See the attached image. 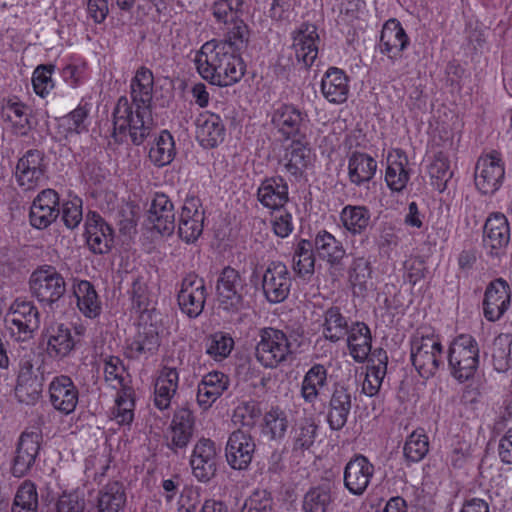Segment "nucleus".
Masks as SVG:
<instances>
[{
	"label": "nucleus",
	"mask_w": 512,
	"mask_h": 512,
	"mask_svg": "<svg viewBox=\"0 0 512 512\" xmlns=\"http://www.w3.org/2000/svg\"><path fill=\"white\" fill-rule=\"evenodd\" d=\"M199 74L213 85L231 86L245 74L246 65L241 54L217 46L214 41L206 42L195 58Z\"/></svg>",
	"instance_id": "obj_1"
},
{
	"label": "nucleus",
	"mask_w": 512,
	"mask_h": 512,
	"mask_svg": "<svg viewBox=\"0 0 512 512\" xmlns=\"http://www.w3.org/2000/svg\"><path fill=\"white\" fill-rule=\"evenodd\" d=\"M112 118V137L119 143L129 138L134 145H141L153 127L152 110L135 106L125 96L118 99Z\"/></svg>",
	"instance_id": "obj_2"
},
{
	"label": "nucleus",
	"mask_w": 512,
	"mask_h": 512,
	"mask_svg": "<svg viewBox=\"0 0 512 512\" xmlns=\"http://www.w3.org/2000/svg\"><path fill=\"white\" fill-rule=\"evenodd\" d=\"M410 360L419 375L428 379L444 366L441 336L432 327L418 328L410 338Z\"/></svg>",
	"instance_id": "obj_3"
},
{
	"label": "nucleus",
	"mask_w": 512,
	"mask_h": 512,
	"mask_svg": "<svg viewBox=\"0 0 512 512\" xmlns=\"http://www.w3.org/2000/svg\"><path fill=\"white\" fill-rule=\"evenodd\" d=\"M447 362L451 376L463 383L474 377L480 363L477 340L470 334L455 337L447 351Z\"/></svg>",
	"instance_id": "obj_4"
},
{
	"label": "nucleus",
	"mask_w": 512,
	"mask_h": 512,
	"mask_svg": "<svg viewBox=\"0 0 512 512\" xmlns=\"http://www.w3.org/2000/svg\"><path fill=\"white\" fill-rule=\"evenodd\" d=\"M293 353V344L282 330L272 327L259 330L255 357L263 367L276 368Z\"/></svg>",
	"instance_id": "obj_5"
},
{
	"label": "nucleus",
	"mask_w": 512,
	"mask_h": 512,
	"mask_svg": "<svg viewBox=\"0 0 512 512\" xmlns=\"http://www.w3.org/2000/svg\"><path fill=\"white\" fill-rule=\"evenodd\" d=\"M30 292L38 302L51 309L64 297L66 281L54 266L42 265L29 278Z\"/></svg>",
	"instance_id": "obj_6"
},
{
	"label": "nucleus",
	"mask_w": 512,
	"mask_h": 512,
	"mask_svg": "<svg viewBox=\"0 0 512 512\" xmlns=\"http://www.w3.org/2000/svg\"><path fill=\"white\" fill-rule=\"evenodd\" d=\"M10 336L18 342L33 339L40 327V313L32 301L16 299L5 316Z\"/></svg>",
	"instance_id": "obj_7"
},
{
	"label": "nucleus",
	"mask_w": 512,
	"mask_h": 512,
	"mask_svg": "<svg viewBox=\"0 0 512 512\" xmlns=\"http://www.w3.org/2000/svg\"><path fill=\"white\" fill-rule=\"evenodd\" d=\"M246 281L238 270L224 267L216 282V295L219 308L235 314L245 308Z\"/></svg>",
	"instance_id": "obj_8"
},
{
	"label": "nucleus",
	"mask_w": 512,
	"mask_h": 512,
	"mask_svg": "<svg viewBox=\"0 0 512 512\" xmlns=\"http://www.w3.org/2000/svg\"><path fill=\"white\" fill-rule=\"evenodd\" d=\"M253 275L260 278L263 295L269 303H281L289 296L292 279L283 262L271 261L263 269L254 271Z\"/></svg>",
	"instance_id": "obj_9"
},
{
	"label": "nucleus",
	"mask_w": 512,
	"mask_h": 512,
	"mask_svg": "<svg viewBox=\"0 0 512 512\" xmlns=\"http://www.w3.org/2000/svg\"><path fill=\"white\" fill-rule=\"evenodd\" d=\"M271 123L286 139L303 135L309 123L307 112L292 103L274 105L271 113Z\"/></svg>",
	"instance_id": "obj_10"
},
{
	"label": "nucleus",
	"mask_w": 512,
	"mask_h": 512,
	"mask_svg": "<svg viewBox=\"0 0 512 512\" xmlns=\"http://www.w3.org/2000/svg\"><path fill=\"white\" fill-rule=\"evenodd\" d=\"M505 176L504 162L497 151L482 155L475 166V185L482 194H494Z\"/></svg>",
	"instance_id": "obj_11"
},
{
	"label": "nucleus",
	"mask_w": 512,
	"mask_h": 512,
	"mask_svg": "<svg viewBox=\"0 0 512 512\" xmlns=\"http://www.w3.org/2000/svg\"><path fill=\"white\" fill-rule=\"evenodd\" d=\"M297 65L301 68H309L318 56V44L320 41L317 27L310 22H303L290 34Z\"/></svg>",
	"instance_id": "obj_12"
},
{
	"label": "nucleus",
	"mask_w": 512,
	"mask_h": 512,
	"mask_svg": "<svg viewBox=\"0 0 512 512\" xmlns=\"http://www.w3.org/2000/svg\"><path fill=\"white\" fill-rule=\"evenodd\" d=\"M45 172L43 152L38 149H29L18 159L14 177L23 191H31L44 180Z\"/></svg>",
	"instance_id": "obj_13"
},
{
	"label": "nucleus",
	"mask_w": 512,
	"mask_h": 512,
	"mask_svg": "<svg viewBox=\"0 0 512 512\" xmlns=\"http://www.w3.org/2000/svg\"><path fill=\"white\" fill-rule=\"evenodd\" d=\"M206 297L205 280L194 272L186 274L177 295L181 311L190 318L198 317L204 309Z\"/></svg>",
	"instance_id": "obj_14"
},
{
	"label": "nucleus",
	"mask_w": 512,
	"mask_h": 512,
	"mask_svg": "<svg viewBox=\"0 0 512 512\" xmlns=\"http://www.w3.org/2000/svg\"><path fill=\"white\" fill-rule=\"evenodd\" d=\"M255 449V440L247 430H235L229 435L225 447L227 463L234 470H246L251 464Z\"/></svg>",
	"instance_id": "obj_15"
},
{
	"label": "nucleus",
	"mask_w": 512,
	"mask_h": 512,
	"mask_svg": "<svg viewBox=\"0 0 512 512\" xmlns=\"http://www.w3.org/2000/svg\"><path fill=\"white\" fill-rule=\"evenodd\" d=\"M204 210L199 197L188 195L181 209L178 234L186 243L195 242L203 232Z\"/></svg>",
	"instance_id": "obj_16"
},
{
	"label": "nucleus",
	"mask_w": 512,
	"mask_h": 512,
	"mask_svg": "<svg viewBox=\"0 0 512 512\" xmlns=\"http://www.w3.org/2000/svg\"><path fill=\"white\" fill-rule=\"evenodd\" d=\"M84 237L89 250L94 254L108 253L113 244L111 226L96 212H89L85 220Z\"/></svg>",
	"instance_id": "obj_17"
},
{
	"label": "nucleus",
	"mask_w": 512,
	"mask_h": 512,
	"mask_svg": "<svg viewBox=\"0 0 512 512\" xmlns=\"http://www.w3.org/2000/svg\"><path fill=\"white\" fill-rule=\"evenodd\" d=\"M41 441L42 434L38 431H24L20 435L11 468L15 477H23L31 470L39 454Z\"/></svg>",
	"instance_id": "obj_18"
},
{
	"label": "nucleus",
	"mask_w": 512,
	"mask_h": 512,
	"mask_svg": "<svg viewBox=\"0 0 512 512\" xmlns=\"http://www.w3.org/2000/svg\"><path fill=\"white\" fill-rule=\"evenodd\" d=\"M52 407L63 415L73 413L79 401V390L66 375L54 377L48 387Z\"/></svg>",
	"instance_id": "obj_19"
},
{
	"label": "nucleus",
	"mask_w": 512,
	"mask_h": 512,
	"mask_svg": "<svg viewBox=\"0 0 512 512\" xmlns=\"http://www.w3.org/2000/svg\"><path fill=\"white\" fill-rule=\"evenodd\" d=\"M59 195L53 189L42 190L33 200L29 219L34 228L45 229L59 216Z\"/></svg>",
	"instance_id": "obj_20"
},
{
	"label": "nucleus",
	"mask_w": 512,
	"mask_h": 512,
	"mask_svg": "<svg viewBox=\"0 0 512 512\" xmlns=\"http://www.w3.org/2000/svg\"><path fill=\"white\" fill-rule=\"evenodd\" d=\"M193 475L201 482H208L217 470V451L215 443L201 438L194 446L190 458Z\"/></svg>",
	"instance_id": "obj_21"
},
{
	"label": "nucleus",
	"mask_w": 512,
	"mask_h": 512,
	"mask_svg": "<svg viewBox=\"0 0 512 512\" xmlns=\"http://www.w3.org/2000/svg\"><path fill=\"white\" fill-rule=\"evenodd\" d=\"M511 289L507 281L497 278L489 283L483 300L484 317L491 322L499 320L510 307Z\"/></svg>",
	"instance_id": "obj_22"
},
{
	"label": "nucleus",
	"mask_w": 512,
	"mask_h": 512,
	"mask_svg": "<svg viewBox=\"0 0 512 512\" xmlns=\"http://www.w3.org/2000/svg\"><path fill=\"white\" fill-rule=\"evenodd\" d=\"M374 475V465L362 455H355L344 468V486L353 495H362Z\"/></svg>",
	"instance_id": "obj_23"
},
{
	"label": "nucleus",
	"mask_w": 512,
	"mask_h": 512,
	"mask_svg": "<svg viewBox=\"0 0 512 512\" xmlns=\"http://www.w3.org/2000/svg\"><path fill=\"white\" fill-rule=\"evenodd\" d=\"M2 116L10 124L12 133L19 137L28 136L37 125L33 109L17 98L8 99L3 104Z\"/></svg>",
	"instance_id": "obj_24"
},
{
	"label": "nucleus",
	"mask_w": 512,
	"mask_h": 512,
	"mask_svg": "<svg viewBox=\"0 0 512 512\" xmlns=\"http://www.w3.org/2000/svg\"><path fill=\"white\" fill-rule=\"evenodd\" d=\"M194 433V416L188 408L175 411L169 428L167 429V447L174 453L185 449L190 443Z\"/></svg>",
	"instance_id": "obj_25"
},
{
	"label": "nucleus",
	"mask_w": 512,
	"mask_h": 512,
	"mask_svg": "<svg viewBox=\"0 0 512 512\" xmlns=\"http://www.w3.org/2000/svg\"><path fill=\"white\" fill-rule=\"evenodd\" d=\"M409 42V37L401 23L397 19L391 18L382 27L377 47L381 54L386 55L394 63L408 47Z\"/></svg>",
	"instance_id": "obj_26"
},
{
	"label": "nucleus",
	"mask_w": 512,
	"mask_h": 512,
	"mask_svg": "<svg viewBox=\"0 0 512 512\" xmlns=\"http://www.w3.org/2000/svg\"><path fill=\"white\" fill-rule=\"evenodd\" d=\"M483 242L490 254L499 256L510 242V226L506 216L500 212L489 215L484 225Z\"/></svg>",
	"instance_id": "obj_27"
},
{
	"label": "nucleus",
	"mask_w": 512,
	"mask_h": 512,
	"mask_svg": "<svg viewBox=\"0 0 512 512\" xmlns=\"http://www.w3.org/2000/svg\"><path fill=\"white\" fill-rule=\"evenodd\" d=\"M352 408V393L343 383H335L329 400L327 422L332 430L339 431L347 423Z\"/></svg>",
	"instance_id": "obj_28"
},
{
	"label": "nucleus",
	"mask_w": 512,
	"mask_h": 512,
	"mask_svg": "<svg viewBox=\"0 0 512 512\" xmlns=\"http://www.w3.org/2000/svg\"><path fill=\"white\" fill-rule=\"evenodd\" d=\"M196 137L206 149L215 148L225 139V126L219 115L206 111L196 119Z\"/></svg>",
	"instance_id": "obj_29"
},
{
	"label": "nucleus",
	"mask_w": 512,
	"mask_h": 512,
	"mask_svg": "<svg viewBox=\"0 0 512 512\" xmlns=\"http://www.w3.org/2000/svg\"><path fill=\"white\" fill-rule=\"evenodd\" d=\"M46 352L50 358L62 360L75 348V339L71 328L64 323H53L46 331Z\"/></svg>",
	"instance_id": "obj_30"
},
{
	"label": "nucleus",
	"mask_w": 512,
	"mask_h": 512,
	"mask_svg": "<svg viewBox=\"0 0 512 512\" xmlns=\"http://www.w3.org/2000/svg\"><path fill=\"white\" fill-rule=\"evenodd\" d=\"M148 221L162 235H171L175 229L174 206L169 197L156 193L148 211Z\"/></svg>",
	"instance_id": "obj_31"
},
{
	"label": "nucleus",
	"mask_w": 512,
	"mask_h": 512,
	"mask_svg": "<svg viewBox=\"0 0 512 512\" xmlns=\"http://www.w3.org/2000/svg\"><path fill=\"white\" fill-rule=\"evenodd\" d=\"M345 339L352 359L360 364L366 362L372 349V334L369 326L361 321L351 322Z\"/></svg>",
	"instance_id": "obj_32"
},
{
	"label": "nucleus",
	"mask_w": 512,
	"mask_h": 512,
	"mask_svg": "<svg viewBox=\"0 0 512 512\" xmlns=\"http://www.w3.org/2000/svg\"><path fill=\"white\" fill-rule=\"evenodd\" d=\"M257 199L266 208H283L289 200V188L281 176L267 177L257 189Z\"/></svg>",
	"instance_id": "obj_33"
},
{
	"label": "nucleus",
	"mask_w": 512,
	"mask_h": 512,
	"mask_svg": "<svg viewBox=\"0 0 512 512\" xmlns=\"http://www.w3.org/2000/svg\"><path fill=\"white\" fill-rule=\"evenodd\" d=\"M408 163V157L402 149L396 148L388 152L385 181L392 191L401 192L407 186L410 179Z\"/></svg>",
	"instance_id": "obj_34"
},
{
	"label": "nucleus",
	"mask_w": 512,
	"mask_h": 512,
	"mask_svg": "<svg viewBox=\"0 0 512 512\" xmlns=\"http://www.w3.org/2000/svg\"><path fill=\"white\" fill-rule=\"evenodd\" d=\"M350 91L349 77L337 67H329L321 80V92L324 98L333 104L347 101Z\"/></svg>",
	"instance_id": "obj_35"
},
{
	"label": "nucleus",
	"mask_w": 512,
	"mask_h": 512,
	"mask_svg": "<svg viewBox=\"0 0 512 512\" xmlns=\"http://www.w3.org/2000/svg\"><path fill=\"white\" fill-rule=\"evenodd\" d=\"M315 254L331 266L342 264L346 257V248L341 240L327 230H320L314 237Z\"/></svg>",
	"instance_id": "obj_36"
},
{
	"label": "nucleus",
	"mask_w": 512,
	"mask_h": 512,
	"mask_svg": "<svg viewBox=\"0 0 512 512\" xmlns=\"http://www.w3.org/2000/svg\"><path fill=\"white\" fill-rule=\"evenodd\" d=\"M125 503L126 493L123 485L118 481H113L99 490L89 512H120Z\"/></svg>",
	"instance_id": "obj_37"
},
{
	"label": "nucleus",
	"mask_w": 512,
	"mask_h": 512,
	"mask_svg": "<svg viewBox=\"0 0 512 512\" xmlns=\"http://www.w3.org/2000/svg\"><path fill=\"white\" fill-rule=\"evenodd\" d=\"M229 378L222 372L213 371L203 376L197 388V402L209 408L228 388Z\"/></svg>",
	"instance_id": "obj_38"
},
{
	"label": "nucleus",
	"mask_w": 512,
	"mask_h": 512,
	"mask_svg": "<svg viewBox=\"0 0 512 512\" xmlns=\"http://www.w3.org/2000/svg\"><path fill=\"white\" fill-rule=\"evenodd\" d=\"M328 386V369L321 363L313 364L304 374L300 395L305 403L314 404Z\"/></svg>",
	"instance_id": "obj_39"
},
{
	"label": "nucleus",
	"mask_w": 512,
	"mask_h": 512,
	"mask_svg": "<svg viewBox=\"0 0 512 512\" xmlns=\"http://www.w3.org/2000/svg\"><path fill=\"white\" fill-rule=\"evenodd\" d=\"M179 384V373L176 368L164 366L154 384V404L160 410L170 407Z\"/></svg>",
	"instance_id": "obj_40"
},
{
	"label": "nucleus",
	"mask_w": 512,
	"mask_h": 512,
	"mask_svg": "<svg viewBox=\"0 0 512 512\" xmlns=\"http://www.w3.org/2000/svg\"><path fill=\"white\" fill-rule=\"evenodd\" d=\"M153 88V72L145 66L139 67L130 82L131 102L152 110Z\"/></svg>",
	"instance_id": "obj_41"
},
{
	"label": "nucleus",
	"mask_w": 512,
	"mask_h": 512,
	"mask_svg": "<svg viewBox=\"0 0 512 512\" xmlns=\"http://www.w3.org/2000/svg\"><path fill=\"white\" fill-rule=\"evenodd\" d=\"M73 294L81 314L89 319H95L102 312L101 300L94 285L88 280H75Z\"/></svg>",
	"instance_id": "obj_42"
},
{
	"label": "nucleus",
	"mask_w": 512,
	"mask_h": 512,
	"mask_svg": "<svg viewBox=\"0 0 512 512\" xmlns=\"http://www.w3.org/2000/svg\"><path fill=\"white\" fill-rule=\"evenodd\" d=\"M313 158L314 155L309 147L299 141L292 142L284 156L285 171L298 180L312 165Z\"/></svg>",
	"instance_id": "obj_43"
},
{
	"label": "nucleus",
	"mask_w": 512,
	"mask_h": 512,
	"mask_svg": "<svg viewBox=\"0 0 512 512\" xmlns=\"http://www.w3.org/2000/svg\"><path fill=\"white\" fill-rule=\"evenodd\" d=\"M336 500V488L324 483L311 488L304 496V512H333Z\"/></svg>",
	"instance_id": "obj_44"
},
{
	"label": "nucleus",
	"mask_w": 512,
	"mask_h": 512,
	"mask_svg": "<svg viewBox=\"0 0 512 512\" xmlns=\"http://www.w3.org/2000/svg\"><path fill=\"white\" fill-rule=\"evenodd\" d=\"M377 170L376 160L367 153L353 152L348 159V177L352 184L361 186L370 182Z\"/></svg>",
	"instance_id": "obj_45"
},
{
	"label": "nucleus",
	"mask_w": 512,
	"mask_h": 512,
	"mask_svg": "<svg viewBox=\"0 0 512 512\" xmlns=\"http://www.w3.org/2000/svg\"><path fill=\"white\" fill-rule=\"evenodd\" d=\"M350 324L348 318L337 306H331L323 315L322 333L326 340L337 343L345 339L349 333Z\"/></svg>",
	"instance_id": "obj_46"
},
{
	"label": "nucleus",
	"mask_w": 512,
	"mask_h": 512,
	"mask_svg": "<svg viewBox=\"0 0 512 512\" xmlns=\"http://www.w3.org/2000/svg\"><path fill=\"white\" fill-rule=\"evenodd\" d=\"M371 214L366 206L346 205L339 214L341 226L352 236L363 234L370 224Z\"/></svg>",
	"instance_id": "obj_47"
},
{
	"label": "nucleus",
	"mask_w": 512,
	"mask_h": 512,
	"mask_svg": "<svg viewBox=\"0 0 512 512\" xmlns=\"http://www.w3.org/2000/svg\"><path fill=\"white\" fill-rule=\"evenodd\" d=\"M90 110L91 105L81 101L74 110L58 120L60 133L68 138L87 132Z\"/></svg>",
	"instance_id": "obj_48"
},
{
	"label": "nucleus",
	"mask_w": 512,
	"mask_h": 512,
	"mask_svg": "<svg viewBox=\"0 0 512 512\" xmlns=\"http://www.w3.org/2000/svg\"><path fill=\"white\" fill-rule=\"evenodd\" d=\"M160 345L158 334L152 330L138 332V334L126 345L125 355L129 359L139 360L148 358L155 353Z\"/></svg>",
	"instance_id": "obj_49"
},
{
	"label": "nucleus",
	"mask_w": 512,
	"mask_h": 512,
	"mask_svg": "<svg viewBox=\"0 0 512 512\" xmlns=\"http://www.w3.org/2000/svg\"><path fill=\"white\" fill-rule=\"evenodd\" d=\"M224 26V38L214 44L225 45L226 49L241 54L249 43L250 31L247 24L240 19Z\"/></svg>",
	"instance_id": "obj_50"
},
{
	"label": "nucleus",
	"mask_w": 512,
	"mask_h": 512,
	"mask_svg": "<svg viewBox=\"0 0 512 512\" xmlns=\"http://www.w3.org/2000/svg\"><path fill=\"white\" fill-rule=\"evenodd\" d=\"M374 356L377 357L378 363L368 367L362 383V392L369 397L378 393L387 372L388 357L386 352L379 349L374 352Z\"/></svg>",
	"instance_id": "obj_51"
},
{
	"label": "nucleus",
	"mask_w": 512,
	"mask_h": 512,
	"mask_svg": "<svg viewBox=\"0 0 512 512\" xmlns=\"http://www.w3.org/2000/svg\"><path fill=\"white\" fill-rule=\"evenodd\" d=\"M348 281L355 292L363 293L368 290L372 279V266L364 256L353 257L348 270Z\"/></svg>",
	"instance_id": "obj_52"
},
{
	"label": "nucleus",
	"mask_w": 512,
	"mask_h": 512,
	"mask_svg": "<svg viewBox=\"0 0 512 512\" xmlns=\"http://www.w3.org/2000/svg\"><path fill=\"white\" fill-rule=\"evenodd\" d=\"M176 155L173 136L167 130H163L149 150V159L158 166L170 164Z\"/></svg>",
	"instance_id": "obj_53"
},
{
	"label": "nucleus",
	"mask_w": 512,
	"mask_h": 512,
	"mask_svg": "<svg viewBox=\"0 0 512 512\" xmlns=\"http://www.w3.org/2000/svg\"><path fill=\"white\" fill-rule=\"evenodd\" d=\"M263 434L268 436L270 440L279 441L285 437L289 427L287 413L279 408L272 407L264 415Z\"/></svg>",
	"instance_id": "obj_54"
},
{
	"label": "nucleus",
	"mask_w": 512,
	"mask_h": 512,
	"mask_svg": "<svg viewBox=\"0 0 512 512\" xmlns=\"http://www.w3.org/2000/svg\"><path fill=\"white\" fill-rule=\"evenodd\" d=\"M134 405L131 388L121 389L115 399L111 418L119 425H130L134 418Z\"/></svg>",
	"instance_id": "obj_55"
},
{
	"label": "nucleus",
	"mask_w": 512,
	"mask_h": 512,
	"mask_svg": "<svg viewBox=\"0 0 512 512\" xmlns=\"http://www.w3.org/2000/svg\"><path fill=\"white\" fill-rule=\"evenodd\" d=\"M12 512H38V494L36 485L26 480L18 488Z\"/></svg>",
	"instance_id": "obj_56"
},
{
	"label": "nucleus",
	"mask_w": 512,
	"mask_h": 512,
	"mask_svg": "<svg viewBox=\"0 0 512 512\" xmlns=\"http://www.w3.org/2000/svg\"><path fill=\"white\" fill-rule=\"evenodd\" d=\"M234 347V340L224 332H215L205 340L206 353L216 361L227 358Z\"/></svg>",
	"instance_id": "obj_57"
},
{
	"label": "nucleus",
	"mask_w": 512,
	"mask_h": 512,
	"mask_svg": "<svg viewBox=\"0 0 512 512\" xmlns=\"http://www.w3.org/2000/svg\"><path fill=\"white\" fill-rule=\"evenodd\" d=\"M243 0H216L212 7V14L218 23L231 24L241 19Z\"/></svg>",
	"instance_id": "obj_58"
},
{
	"label": "nucleus",
	"mask_w": 512,
	"mask_h": 512,
	"mask_svg": "<svg viewBox=\"0 0 512 512\" xmlns=\"http://www.w3.org/2000/svg\"><path fill=\"white\" fill-rule=\"evenodd\" d=\"M101 362L103 363L105 382L115 389L127 388L124 383L126 369L123 361L118 356L102 355Z\"/></svg>",
	"instance_id": "obj_59"
},
{
	"label": "nucleus",
	"mask_w": 512,
	"mask_h": 512,
	"mask_svg": "<svg viewBox=\"0 0 512 512\" xmlns=\"http://www.w3.org/2000/svg\"><path fill=\"white\" fill-rule=\"evenodd\" d=\"M429 174L433 180L432 184L439 192L446 189L447 182L452 177L450 170V161L443 152H438L434 156L433 162L429 167Z\"/></svg>",
	"instance_id": "obj_60"
},
{
	"label": "nucleus",
	"mask_w": 512,
	"mask_h": 512,
	"mask_svg": "<svg viewBox=\"0 0 512 512\" xmlns=\"http://www.w3.org/2000/svg\"><path fill=\"white\" fill-rule=\"evenodd\" d=\"M429 448L428 437L422 431H414L404 445V455L411 462L422 460Z\"/></svg>",
	"instance_id": "obj_61"
},
{
	"label": "nucleus",
	"mask_w": 512,
	"mask_h": 512,
	"mask_svg": "<svg viewBox=\"0 0 512 512\" xmlns=\"http://www.w3.org/2000/svg\"><path fill=\"white\" fill-rule=\"evenodd\" d=\"M55 66L52 64L39 65L33 72L32 85L34 92L41 98H45L54 88L52 79Z\"/></svg>",
	"instance_id": "obj_62"
},
{
	"label": "nucleus",
	"mask_w": 512,
	"mask_h": 512,
	"mask_svg": "<svg viewBox=\"0 0 512 512\" xmlns=\"http://www.w3.org/2000/svg\"><path fill=\"white\" fill-rule=\"evenodd\" d=\"M274 501L267 490L257 489L245 500L240 512H273Z\"/></svg>",
	"instance_id": "obj_63"
},
{
	"label": "nucleus",
	"mask_w": 512,
	"mask_h": 512,
	"mask_svg": "<svg viewBox=\"0 0 512 512\" xmlns=\"http://www.w3.org/2000/svg\"><path fill=\"white\" fill-rule=\"evenodd\" d=\"M85 499L78 491L63 492L56 502V512H85Z\"/></svg>",
	"instance_id": "obj_64"
}]
</instances>
